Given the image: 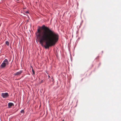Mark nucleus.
Listing matches in <instances>:
<instances>
[{
    "label": "nucleus",
    "instance_id": "obj_1",
    "mask_svg": "<svg viewBox=\"0 0 121 121\" xmlns=\"http://www.w3.org/2000/svg\"><path fill=\"white\" fill-rule=\"evenodd\" d=\"M40 30L39 28L36 32L37 38L39 40L40 43L43 46L44 45L46 49H49L50 47L53 46L58 41L59 39L58 34L48 27L43 25L41 27Z\"/></svg>",
    "mask_w": 121,
    "mask_h": 121
},
{
    "label": "nucleus",
    "instance_id": "obj_2",
    "mask_svg": "<svg viewBox=\"0 0 121 121\" xmlns=\"http://www.w3.org/2000/svg\"><path fill=\"white\" fill-rule=\"evenodd\" d=\"M9 63L8 60L7 59H5L3 61V63L1 65L0 67L1 68H4L6 65H8Z\"/></svg>",
    "mask_w": 121,
    "mask_h": 121
},
{
    "label": "nucleus",
    "instance_id": "obj_3",
    "mask_svg": "<svg viewBox=\"0 0 121 121\" xmlns=\"http://www.w3.org/2000/svg\"><path fill=\"white\" fill-rule=\"evenodd\" d=\"M9 96V95L7 93H2L1 94V96L4 98H7Z\"/></svg>",
    "mask_w": 121,
    "mask_h": 121
},
{
    "label": "nucleus",
    "instance_id": "obj_4",
    "mask_svg": "<svg viewBox=\"0 0 121 121\" xmlns=\"http://www.w3.org/2000/svg\"><path fill=\"white\" fill-rule=\"evenodd\" d=\"M22 72V70H20L19 71L14 73V75L16 76L20 75Z\"/></svg>",
    "mask_w": 121,
    "mask_h": 121
},
{
    "label": "nucleus",
    "instance_id": "obj_5",
    "mask_svg": "<svg viewBox=\"0 0 121 121\" xmlns=\"http://www.w3.org/2000/svg\"><path fill=\"white\" fill-rule=\"evenodd\" d=\"M14 106V104L12 103L9 102V103L8 104V108H10L12 106Z\"/></svg>",
    "mask_w": 121,
    "mask_h": 121
},
{
    "label": "nucleus",
    "instance_id": "obj_6",
    "mask_svg": "<svg viewBox=\"0 0 121 121\" xmlns=\"http://www.w3.org/2000/svg\"><path fill=\"white\" fill-rule=\"evenodd\" d=\"M31 67L32 68V73H33L32 74L33 75H34L35 74V72H34V70L33 69V68L32 66H31Z\"/></svg>",
    "mask_w": 121,
    "mask_h": 121
},
{
    "label": "nucleus",
    "instance_id": "obj_7",
    "mask_svg": "<svg viewBox=\"0 0 121 121\" xmlns=\"http://www.w3.org/2000/svg\"><path fill=\"white\" fill-rule=\"evenodd\" d=\"M5 43H6V44L8 45L9 46V42L8 41H6L5 42Z\"/></svg>",
    "mask_w": 121,
    "mask_h": 121
},
{
    "label": "nucleus",
    "instance_id": "obj_8",
    "mask_svg": "<svg viewBox=\"0 0 121 121\" xmlns=\"http://www.w3.org/2000/svg\"><path fill=\"white\" fill-rule=\"evenodd\" d=\"M24 110H22L20 111V112L21 113H24Z\"/></svg>",
    "mask_w": 121,
    "mask_h": 121
},
{
    "label": "nucleus",
    "instance_id": "obj_9",
    "mask_svg": "<svg viewBox=\"0 0 121 121\" xmlns=\"http://www.w3.org/2000/svg\"><path fill=\"white\" fill-rule=\"evenodd\" d=\"M26 13H29V12L28 11H26Z\"/></svg>",
    "mask_w": 121,
    "mask_h": 121
},
{
    "label": "nucleus",
    "instance_id": "obj_10",
    "mask_svg": "<svg viewBox=\"0 0 121 121\" xmlns=\"http://www.w3.org/2000/svg\"><path fill=\"white\" fill-rule=\"evenodd\" d=\"M43 82V80H42L41 82H40V83H42Z\"/></svg>",
    "mask_w": 121,
    "mask_h": 121
},
{
    "label": "nucleus",
    "instance_id": "obj_11",
    "mask_svg": "<svg viewBox=\"0 0 121 121\" xmlns=\"http://www.w3.org/2000/svg\"><path fill=\"white\" fill-rule=\"evenodd\" d=\"M48 77L49 78L50 77V76H48Z\"/></svg>",
    "mask_w": 121,
    "mask_h": 121
}]
</instances>
